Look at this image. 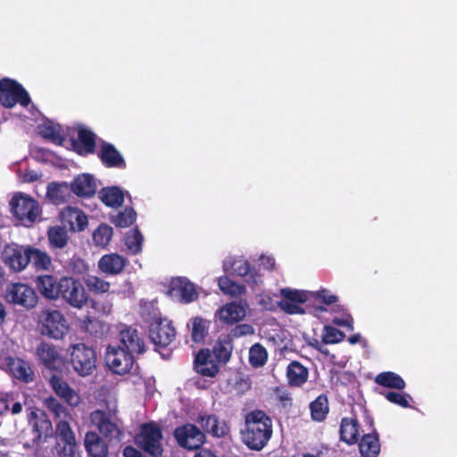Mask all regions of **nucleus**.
Masks as SVG:
<instances>
[{
    "mask_svg": "<svg viewBox=\"0 0 457 457\" xmlns=\"http://www.w3.org/2000/svg\"><path fill=\"white\" fill-rule=\"evenodd\" d=\"M239 436L242 444L248 450L262 451L273 436L272 419L260 409L248 411L244 416V426Z\"/></svg>",
    "mask_w": 457,
    "mask_h": 457,
    "instance_id": "f257e3e1",
    "label": "nucleus"
},
{
    "mask_svg": "<svg viewBox=\"0 0 457 457\" xmlns=\"http://www.w3.org/2000/svg\"><path fill=\"white\" fill-rule=\"evenodd\" d=\"M90 421L98 430V434L109 443L120 442L124 437L122 421L115 411L95 410L90 413Z\"/></svg>",
    "mask_w": 457,
    "mask_h": 457,
    "instance_id": "f03ea898",
    "label": "nucleus"
},
{
    "mask_svg": "<svg viewBox=\"0 0 457 457\" xmlns=\"http://www.w3.org/2000/svg\"><path fill=\"white\" fill-rule=\"evenodd\" d=\"M163 435L161 427L155 421L140 425L139 433L135 438L137 445L152 457H160L163 453Z\"/></svg>",
    "mask_w": 457,
    "mask_h": 457,
    "instance_id": "7ed1b4c3",
    "label": "nucleus"
},
{
    "mask_svg": "<svg viewBox=\"0 0 457 457\" xmlns=\"http://www.w3.org/2000/svg\"><path fill=\"white\" fill-rule=\"evenodd\" d=\"M68 352L71 364L79 376H89L96 369L97 357L94 348L79 343L71 345Z\"/></svg>",
    "mask_w": 457,
    "mask_h": 457,
    "instance_id": "20e7f679",
    "label": "nucleus"
},
{
    "mask_svg": "<svg viewBox=\"0 0 457 457\" xmlns=\"http://www.w3.org/2000/svg\"><path fill=\"white\" fill-rule=\"evenodd\" d=\"M60 299L72 308L81 310L89 300V295L84 285L77 278L71 276L61 277Z\"/></svg>",
    "mask_w": 457,
    "mask_h": 457,
    "instance_id": "39448f33",
    "label": "nucleus"
},
{
    "mask_svg": "<svg viewBox=\"0 0 457 457\" xmlns=\"http://www.w3.org/2000/svg\"><path fill=\"white\" fill-rule=\"evenodd\" d=\"M42 336L58 340L62 339L69 331L68 321L58 310H46L41 312L38 322Z\"/></svg>",
    "mask_w": 457,
    "mask_h": 457,
    "instance_id": "423d86ee",
    "label": "nucleus"
},
{
    "mask_svg": "<svg viewBox=\"0 0 457 457\" xmlns=\"http://www.w3.org/2000/svg\"><path fill=\"white\" fill-rule=\"evenodd\" d=\"M4 298L8 303L21 307L26 311L35 308L38 296L35 289L21 282L11 283L6 287Z\"/></svg>",
    "mask_w": 457,
    "mask_h": 457,
    "instance_id": "0eeeda50",
    "label": "nucleus"
},
{
    "mask_svg": "<svg viewBox=\"0 0 457 457\" xmlns=\"http://www.w3.org/2000/svg\"><path fill=\"white\" fill-rule=\"evenodd\" d=\"M31 100L26 89L16 80L10 78L0 79V104L5 108H12L17 104L23 107L29 106Z\"/></svg>",
    "mask_w": 457,
    "mask_h": 457,
    "instance_id": "6e6552de",
    "label": "nucleus"
},
{
    "mask_svg": "<svg viewBox=\"0 0 457 457\" xmlns=\"http://www.w3.org/2000/svg\"><path fill=\"white\" fill-rule=\"evenodd\" d=\"M10 206L13 216L23 224H32L40 213L37 201L21 192L12 197Z\"/></svg>",
    "mask_w": 457,
    "mask_h": 457,
    "instance_id": "1a4fd4ad",
    "label": "nucleus"
},
{
    "mask_svg": "<svg viewBox=\"0 0 457 457\" xmlns=\"http://www.w3.org/2000/svg\"><path fill=\"white\" fill-rule=\"evenodd\" d=\"M176 337V329L171 320L166 318H154L149 324V338L159 349L168 347Z\"/></svg>",
    "mask_w": 457,
    "mask_h": 457,
    "instance_id": "9d476101",
    "label": "nucleus"
},
{
    "mask_svg": "<svg viewBox=\"0 0 457 457\" xmlns=\"http://www.w3.org/2000/svg\"><path fill=\"white\" fill-rule=\"evenodd\" d=\"M105 362L110 370L118 375H125L131 372L135 358L134 354L124 347L108 346L105 353Z\"/></svg>",
    "mask_w": 457,
    "mask_h": 457,
    "instance_id": "9b49d317",
    "label": "nucleus"
},
{
    "mask_svg": "<svg viewBox=\"0 0 457 457\" xmlns=\"http://www.w3.org/2000/svg\"><path fill=\"white\" fill-rule=\"evenodd\" d=\"M3 262L13 272L24 270L29 264L28 245L23 246L16 243L6 244L2 252Z\"/></svg>",
    "mask_w": 457,
    "mask_h": 457,
    "instance_id": "f8f14e48",
    "label": "nucleus"
},
{
    "mask_svg": "<svg viewBox=\"0 0 457 457\" xmlns=\"http://www.w3.org/2000/svg\"><path fill=\"white\" fill-rule=\"evenodd\" d=\"M56 448L61 457H75L78 450L75 433L70 423L60 420L55 425Z\"/></svg>",
    "mask_w": 457,
    "mask_h": 457,
    "instance_id": "ddd939ff",
    "label": "nucleus"
},
{
    "mask_svg": "<svg viewBox=\"0 0 457 457\" xmlns=\"http://www.w3.org/2000/svg\"><path fill=\"white\" fill-rule=\"evenodd\" d=\"M173 436L179 446L188 450L200 448L205 441L204 433L191 423L176 428Z\"/></svg>",
    "mask_w": 457,
    "mask_h": 457,
    "instance_id": "4468645a",
    "label": "nucleus"
},
{
    "mask_svg": "<svg viewBox=\"0 0 457 457\" xmlns=\"http://www.w3.org/2000/svg\"><path fill=\"white\" fill-rule=\"evenodd\" d=\"M120 345L132 354H142L146 351L143 335L135 328L124 325L119 332Z\"/></svg>",
    "mask_w": 457,
    "mask_h": 457,
    "instance_id": "2eb2a0df",
    "label": "nucleus"
},
{
    "mask_svg": "<svg viewBox=\"0 0 457 457\" xmlns=\"http://www.w3.org/2000/svg\"><path fill=\"white\" fill-rule=\"evenodd\" d=\"M28 420L29 424L32 425L33 431L36 434L35 441H46L47 438L52 436V422L45 411L39 409L32 410L28 416Z\"/></svg>",
    "mask_w": 457,
    "mask_h": 457,
    "instance_id": "dca6fc26",
    "label": "nucleus"
},
{
    "mask_svg": "<svg viewBox=\"0 0 457 457\" xmlns=\"http://www.w3.org/2000/svg\"><path fill=\"white\" fill-rule=\"evenodd\" d=\"M35 285L39 294L46 300L56 301L60 299L61 278L52 274L39 275L35 279Z\"/></svg>",
    "mask_w": 457,
    "mask_h": 457,
    "instance_id": "f3484780",
    "label": "nucleus"
},
{
    "mask_svg": "<svg viewBox=\"0 0 457 457\" xmlns=\"http://www.w3.org/2000/svg\"><path fill=\"white\" fill-rule=\"evenodd\" d=\"M220 363L212 359L209 348H204L197 352L194 360L195 371L203 377L214 378L220 371Z\"/></svg>",
    "mask_w": 457,
    "mask_h": 457,
    "instance_id": "a211bd4d",
    "label": "nucleus"
},
{
    "mask_svg": "<svg viewBox=\"0 0 457 457\" xmlns=\"http://www.w3.org/2000/svg\"><path fill=\"white\" fill-rule=\"evenodd\" d=\"M97 156L106 168L125 169L126 162L120 151L111 143L102 141Z\"/></svg>",
    "mask_w": 457,
    "mask_h": 457,
    "instance_id": "6ab92c4d",
    "label": "nucleus"
},
{
    "mask_svg": "<svg viewBox=\"0 0 457 457\" xmlns=\"http://www.w3.org/2000/svg\"><path fill=\"white\" fill-rule=\"evenodd\" d=\"M49 382L54 393L69 405L76 407L80 403L81 398L79 395L60 376L53 375Z\"/></svg>",
    "mask_w": 457,
    "mask_h": 457,
    "instance_id": "aec40b11",
    "label": "nucleus"
},
{
    "mask_svg": "<svg viewBox=\"0 0 457 457\" xmlns=\"http://www.w3.org/2000/svg\"><path fill=\"white\" fill-rule=\"evenodd\" d=\"M170 291L180 297V302L189 303L198 298L195 285L187 278L180 277L171 280Z\"/></svg>",
    "mask_w": 457,
    "mask_h": 457,
    "instance_id": "412c9836",
    "label": "nucleus"
},
{
    "mask_svg": "<svg viewBox=\"0 0 457 457\" xmlns=\"http://www.w3.org/2000/svg\"><path fill=\"white\" fill-rule=\"evenodd\" d=\"M360 424L356 417H344L340 422V440L347 445H355L360 439Z\"/></svg>",
    "mask_w": 457,
    "mask_h": 457,
    "instance_id": "4be33fe9",
    "label": "nucleus"
},
{
    "mask_svg": "<svg viewBox=\"0 0 457 457\" xmlns=\"http://www.w3.org/2000/svg\"><path fill=\"white\" fill-rule=\"evenodd\" d=\"M84 445L90 457H107L109 446L104 438L95 431H88L85 435Z\"/></svg>",
    "mask_w": 457,
    "mask_h": 457,
    "instance_id": "5701e85b",
    "label": "nucleus"
},
{
    "mask_svg": "<svg viewBox=\"0 0 457 457\" xmlns=\"http://www.w3.org/2000/svg\"><path fill=\"white\" fill-rule=\"evenodd\" d=\"M71 191L79 197L89 198L96 192V183L90 174H81L74 178Z\"/></svg>",
    "mask_w": 457,
    "mask_h": 457,
    "instance_id": "b1692460",
    "label": "nucleus"
},
{
    "mask_svg": "<svg viewBox=\"0 0 457 457\" xmlns=\"http://www.w3.org/2000/svg\"><path fill=\"white\" fill-rule=\"evenodd\" d=\"M96 135L87 129H79L78 131V140L73 141L72 145L79 155L87 156L93 154L96 149Z\"/></svg>",
    "mask_w": 457,
    "mask_h": 457,
    "instance_id": "393cba45",
    "label": "nucleus"
},
{
    "mask_svg": "<svg viewBox=\"0 0 457 457\" xmlns=\"http://www.w3.org/2000/svg\"><path fill=\"white\" fill-rule=\"evenodd\" d=\"M286 377L291 387H301L308 380L309 369L298 361H292L287 367Z\"/></svg>",
    "mask_w": 457,
    "mask_h": 457,
    "instance_id": "a878e982",
    "label": "nucleus"
},
{
    "mask_svg": "<svg viewBox=\"0 0 457 457\" xmlns=\"http://www.w3.org/2000/svg\"><path fill=\"white\" fill-rule=\"evenodd\" d=\"M127 260L118 253L103 255L98 262L99 270L107 275H118L122 272Z\"/></svg>",
    "mask_w": 457,
    "mask_h": 457,
    "instance_id": "bb28decb",
    "label": "nucleus"
},
{
    "mask_svg": "<svg viewBox=\"0 0 457 457\" xmlns=\"http://www.w3.org/2000/svg\"><path fill=\"white\" fill-rule=\"evenodd\" d=\"M359 451L361 457H378L380 450L381 445L379 440V436L377 431H373L371 433L364 434L359 439Z\"/></svg>",
    "mask_w": 457,
    "mask_h": 457,
    "instance_id": "cd10ccee",
    "label": "nucleus"
},
{
    "mask_svg": "<svg viewBox=\"0 0 457 457\" xmlns=\"http://www.w3.org/2000/svg\"><path fill=\"white\" fill-rule=\"evenodd\" d=\"M7 365L12 373L13 377L17 379L29 383L34 379V371L32 370L29 363L20 358H9Z\"/></svg>",
    "mask_w": 457,
    "mask_h": 457,
    "instance_id": "c85d7f7f",
    "label": "nucleus"
},
{
    "mask_svg": "<svg viewBox=\"0 0 457 457\" xmlns=\"http://www.w3.org/2000/svg\"><path fill=\"white\" fill-rule=\"evenodd\" d=\"M219 317L220 320L232 325L245 317V309L241 303H228L219 310Z\"/></svg>",
    "mask_w": 457,
    "mask_h": 457,
    "instance_id": "c756f323",
    "label": "nucleus"
},
{
    "mask_svg": "<svg viewBox=\"0 0 457 457\" xmlns=\"http://www.w3.org/2000/svg\"><path fill=\"white\" fill-rule=\"evenodd\" d=\"M98 195L100 200L108 207L119 208L124 203L123 190L118 186L103 187Z\"/></svg>",
    "mask_w": 457,
    "mask_h": 457,
    "instance_id": "7c9ffc66",
    "label": "nucleus"
},
{
    "mask_svg": "<svg viewBox=\"0 0 457 457\" xmlns=\"http://www.w3.org/2000/svg\"><path fill=\"white\" fill-rule=\"evenodd\" d=\"M231 273L245 278L248 284H257L259 274L254 268H252L249 262L244 259L234 260L231 263Z\"/></svg>",
    "mask_w": 457,
    "mask_h": 457,
    "instance_id": "2f4dec72",
    "label": "nucleus"
},
{
    "mask_svg": "<svg viewBox=\"0 0 457 457\" xmlns=\"http://www.w3.org/2000/svg\"><path fill=\"white\" fill-rule=\"evenodd\" d=\"M310 411L312 420L317 422L324 421L329 412L328 398L326 394H320L311 402Z\"/></svg>",
    "mask_w": 457,
    "mask_h": 457,
    "instance_id": "473e14b6",
    "label": "nucleus"
},
{
    "mask_svg": "<svg viewBox=\"0 0 457 457\" xmlns=\"http://www.w3.org/2000/svg\"><path fill=\"white\" fill-rule=\"evenodd\" d=\"M28 253L29 256V263L37 270H49L52 266V258L48 253L39 248L28 245Z\"/></svg>",
    "mask_w": 457,
    "mask_h": 457,
    "instance_id": "72a5a7b5",
    "label": "nucleus"
},
{
    "mask_svg": "<svg viewBox=\"0 0 457 457\" xmlns=\"http://www.w3.org/2000/svg\"><path fill=\"white\" fill-rule=\"evenodd\" d=\"M375 383L386 388L403 390L405 382L401 376L392 371H384L375 377Z\"/></svg>",
    "mask_w": 457,
    "mask_h": 457,
    "instance_id": "f704fd0d",
    "label": "nucleus"
},
{
    "mask_svg": "<svg viewBox=\"0 0 457 457\" xmlns=\"http://www.w3.org/2000/svg\"><path fill=\"white\" fill-rule=\"evenodd\" d=\"M65 216L71 231H83L87 227V215L78 208L68 207Z\"/></svg>",
    "mask_w": 457,
    "mask_h": 457,
    "instance_id": "c9c22d12",
    "label": "nucleus"
},
{
    "mask_svg": "<svg viewBox=\"0 0 457 457\" xmlns=\"http://www.w3.org/2000/svg\"><path fill=\"white\" fill-rule=\"evenodd\" d=\"M202 425L208 432L217 437L225 436L229 431L227 424L220 421L215 415L202 417Z\"/></svg>",
    "mask_w": 457,
    "mask_h": 457,
    "instance_id": "e433bc0d",
    "label": "nucleus"
},
{
    "mask_svg": "<svg viewBox=\"0 0 457 457\" xmlns=\"http://www.w3.org/2000/svg\"><path fill=\"white\" fill-rule=\"evenodd\" d=\"M232 349L228 339L219 337L211 352L218 363L226 364L230 360Z\"/></svg>",
    "mask_w": 457,
    "mask_h": 457,
    "instance_id": "4c0bfd02",
    "label": "nucleus"
},
{
    "mask_svg": "<svg viewBox=\"0 0 457 457\" xmlns=\"http://www.w3.org/2000/svg\"><path fill=\"white\" fill-rule=\"evenodd\" d=\"M210 321L196 316L191 320V340L194 343H203L209 333Z\"/></svg>",
    "mask_w": 457,
    "mask_h": 457,
    "instance_id": "58836bf2",
    "label": "nucleus"
},
{
    "mask_svg": "<svg viewBox=\"0 0 457 457\" xmlns=\"http://www.w3.org/2000/svg\"><path fill=\"white\" fill-rule=\"evenodd\" d=\"M37 354L47 368L54 365L60 356L56 347L46 342H42L37 345Z\"/></svg>",
    "mask_w": 457,
    "mask_h": 457,
    "instance_id": "ea45409f",
    "label": "nucleus"
},
{
    "mask_svg": "<svg viewBox=\"0 0 457 457\" xmlns=\"http://www.w3.org/2000/svg\"><path fill=\"white\" fill-rule=\"evenodd\" d=\"M69 191L67 183L51 182L46 187V197L54 204L66 202V196Z\"/></svg>",
    "mask_w": 457,
    "mask_h": 457,
    "instance_id": "a19ab883",
    "label": "nucleus"
},
{
    "mask_svg": "<svg viewBox=\"0 0 457 457\" xmlns=\"http://www.w3.org/2000/svg\"><path fill=\"white\" fill-rule=\"evenodd\" d=\"M249 363L253 368L263 367L268 361V353L266 348L260 343H255L249 349Z\"/></svg>",
    "mask_w": 457,
    "mask_h": 457,
    "instance_id": "79ce46f5",
    "label": "nucleus"
},
{
    "mask_svg": "<svg viewBox=\"0 0 457 457\" xmlns=\"http://www.w3.org/2000/svg\"><path fill=\"white\" fill-rule=\"evenodd\" d=\"M218 285L222 293L231 296H239L245 293L246 289L244 285H240L228 276H221L218 279Z\"/></svg>",
    "mask_w": 457,
    "mask_h": 457,
    "instance_id": "37998d69",
    "label": "nucleus"
},
{
    "mask_svg": "<svg viewBox=\"0 0 457 457\" xmlns=\"http://www.w3.org/2000/svg\"><path fill=\"white\" fill-rule=\"evenodd\" d=\"M49 244L53 248H63L68 243V234L61 226L51 227L47 231Z\"/></svg>",
    "mask_w": 457,
    "mask_h": 457,
    "instance_id": "c03bdc74",
    "label": "nucleus"
},
{
    "mask_svg": "<svg viewBox=\"0 0 457 457\" xmlns=\"http://www.w3.org/2000/svg\"><path fill=\"white\" fill-rule=\"evenodd\" d=\"M137 219V212L132 207H126L112 217V223L117 228H128L131 226Z\"/></svg>",
    "mask_w": 457,
    "mask_h": 457,
    "instance_id": "a18cd8bd",
    "label": "nucleus"
},
{
    "mask_svg": "<svg viewBox=\"0 0 457 457\" xmlns=\"http://www.w3.org/2000/svg\"><path fill=\"white\" fill-rule=\"evenodd\" d=\"M144 237L138 228H134L125 237V244L128 249L133 253L137 254L142 251Z\"/></svg>",
    "mask_w": 457,
    "mask_h": 457,
    "instance_id": "49530a36",
    "label": "nucleus"
},
{
    "mask_svg": "<svg viewBox=\"0 0 457 457\" xmlns=\"http://www.w3.org/2000/svg\"><path fill=\"white\" fill-rule=\"evenodd\" d=\"M84 282L87 289L93 294L107 293L111 287L108 281L93 275L87 276Z\"/></svg>",
    "mask_w": 457,
    "mask_h": 457,
    "instance_id": "de8ad7c7",
    "label": "nucleus"
},
{
    "mask_svg": "<svg viewBox=\"0 0 457 457\" xmlns=\"http://www.w3.org/2000/svg\"><path fill=\"white\" fill-rule=\"evenodd\" d=\"M112 228L107 224H101L93 233V240L96 245L104 247L109 245L112 237Z\"/></svg>",
    "mask_w": 457,
    "mask_h": 457,
    "instance_id": "09e8293b",
    "label": "nucleus"
},
{
    "mask_svg": "<svg viewBox=\"0 0 457 457\" xmlns=\"http://www.w3.org/2000/svg\"><path fill=\"white\" fill-rule=\"evenodd\" d=\"M44 406L53 413L55 418H66L70 413L65 406H63L55 397L48 396L44 400Z\"/></svg>",
    "mask_w": 457,
    "mask_h": 457,
    "instance_id": "8fccbe9b",
    "label": "nucleus"
},
{
    "mask_svg": "<svg viewBox=\"0 0 457 457\" xmlns=\"http://www.w3.org/2000/svg\"><path fill=\"white\" fill-rule=\"evenodd\" d=\"M321 337L324 344L332 345L343 341L345 337V334L332 326H325Z\"/></svg>",
    "mask_w": 457,
    "mask_h": 457,
    "instance_id": "3c124183",
    "label": "nucleus"
},
{
    "mask_svg": "<svg viewBox=\"0 0 457 457\" xmlns=\"http://www.w3.org/2000/svg\"><path fill=\"white\" fill-rule=\"evenodd\" d=\"M281 296L283 299L288 300L296 303H303L308 300L309 293L303 290L282 288L280 290Z\"/></svg>",
    "mask_w": 457,
    "mask_h": 457,
    "instance_id": "603ef678",
    "label": "nucleus"
},
{
    "mask_svg": "<svg viewBox=\"0 0 457 457\" xmlns=\"http://www.w3.org/2000/svg\"><path fill=\"white\" fill-rule=\"evenodd\" d=\"M41 135L44 138L49 139L58 145H62L65 140L64 137L60 133L59 128L52 124L45 126Z\"/></svg>",
    "mask_w": 457,
    "mask_h": 457,
    "instance_id": "864d4df0",
    "label": "nucleus"
},
{
    "mask_svg": "<svg viewBox=\"0 0 457 457\" xmlns=\"http://www.w3.org/2000/svg\"><path fill=\"white\" fill-rule=\"evenodd\" d=\"M69 269L71 271L78 276H83L89 270L87 263L78 256H73L69 262Z\"/></svg>",
    "mask_w": 457,
    "mask_h": 457,
    "instance_id": "5fc2aeb1",
    "label": "nucleus"
},
{
    "mask_svg": "<svg viewBox=\"0 0 457 457\" xmlns=\"http://www.w3.org/2000/svg\"><path fill=\"white\" fill-rule=\"evenodd\" d=\"M385 397L388 402L399 405L403 408L410 407L409 401L407 399V397H410L409 395L389 391L386 393Z\"/></svg>",
    "mask_w": 457,
    "mask_h": 457,
    "instance_id": "6e6d98bb",
    "label": "nucleus"
},
{
    "mask_svg": "<svg viewBox=\"0 0 457 457\" xmlns=\"http://www.w3.org/2000/svg\"><path fill=\"white\" fill-rule=\"evenodd\" d=\"M312 297L317 302H320L325 305H330L338 301V297L337 295H331L328 290L321 289L317 292L312 293Z\"/></svg>",
    "mask_w": 457,
    "mask_h": 457,
    "instance_id": "4d7b16f0",
    "label": "nucleus"
},
{
    "mask_svg": "<svg viewBox=\"0 0 457 457\" xmlns=\"http://www.w3.org/2000/svg\"><path fill=\"white\" fill-rule=\"evenodd\" d=\"M278 306L287 314H303L305 312L304 310L298 305V303L290 302L286 299H282L278 303Z\"/></svg>",
    "mask_w": 457,
    "mask_h": 457,
    "instance_id": "13d9d810",
    "label": "nucleus"
},
{
    "mask_svg": "<svg viewBox=\"0 0 457 457\" xmlns=\"http://www.w3.org/2000/svg\"><path fill=\"white\" fill-rule=\"evenodd\" d=\"M253 332H254L253 328L249 324H240V325H237L233 329V335L235 337L252 335V334H253Z\"/></svg>",
    "mask_w": 457,
    "mask_h": 457,
    "instance_id": "bf43d9fd",
    "label": "nucleus"
},
{
    "mask_svg": "<svg viewBox=\"0 0 457 457\" xmlns=\"http://www.w3.org/2000/svg\"><path fill=\"white\" fill-rule=\"evenodd\" d=\"M276 392H277V395H278V401L284 406L291 405L292 404V397H291L290 394L287 390L281 389V388L278 387L276 389Z\"/></svg>",
    "mask_w": 457,
    "mask_h": 457,
    "instance_id": "052dcab7",
    "label": "nucleus"
},
{
    "mask_svg": "<svg viewBox=\"0 0 457 457\" xmlns=\"http://www.w3.org/2000/svg\"><path fill=\"white\" fill-rule=\"evenodd\" d=\"M333 324L340 327H346L350 330L353 329V319L351 316H348V318H334L332 320Z\"/></svg>",
    "mask_w": 457,
    "mask_h": 457,
    "instance_id": "680f3d73",
    "label": "nucleus"
},
{
    "mask_svg": "<svg viewBox=\"0 0 457 457\" xmlns=\"http://www.w3.org/2000/svg\"><path fill=\"white\" fill-rule=\"evenodd\" d=\"M9 399V403L13 401L12 398L10 399L9 395H6ZM23 406L20 402H14L12 406L9 405V410L11 411L12 415L20 414L22 411Z\"/></svg>",
    "mask_w": 457,
    "mask_h": 457,
    "instance_id": "e2e57ef3",
    "label": "nucleus"
},
{
    "mask_svg": "<svg viewBox=\"0 0 457 457\" xmlns=\"http://www.w3.org/2000/svg\"><path fill=\"white\" fill-rule=\"evenodd\" d=\"M40 178V175L37 174V172L34 170H27L24 174V179L26 182H35L38 180Z\"/></svg>",
    "mask_w": 457,
    "mask_h": 457,
    "instance_id": "0e129e2a",
    "label": "nucleus"
},
{
    "mask_svg": "<svg viewBox=\"0 0 457 457\" xmlns=\"http://www.w3.org/2000/svg\"><path fill=\"white\" fill-rule=\"evenodd\" d=\"M0 403L3 405V408L0 410V416L9 411V399L7 396H0Z\"/></svg>",
    "mask_w": 457,
    "mask_h": 457,
    "instance_id": "69168bd1",
    "label": "nucleus"
},
{
    "mask_svg": "<svg viewBox=\"0 0 457 457\" xmlns=\"http://www.w3.org/2000/svg\"><path fill=\"white\" fill-rule=\"evenodd\" d=\"M195 457H217V456L211 450L201 449L199 452H197L195 453Z\"/></svg>",
    "mask_w": 457,
    "mask_h": 457,
    "instance_id": "338daca9",
    "label": "nucleus"
},
{
    "mask_svg": "<svg viewBox=\"0 0 457 457\" xmlns=\"http://www.w3.org/2000/svg\"><path fill=\"white\" fill-rule=\"evenodd\" d=\"M6 315H7V312H6L5 306L4 305L3 303L0 302V327L4 322Z\"/></svg>",
    "mask_w": 457,
    "mask_h": 457,
    "instance_id": "774afa93",
    "label": "nucleus"
}]
</instances>
